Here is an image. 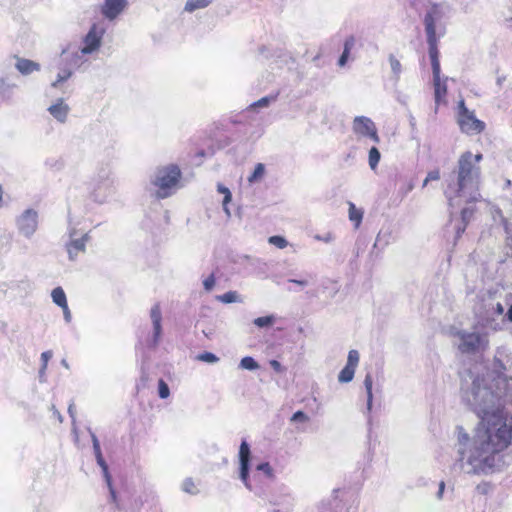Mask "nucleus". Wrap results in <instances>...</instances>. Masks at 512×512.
Masks as SVG:
<instances>
[{
	"label": "nucleus",
	"instance_id": "obj_38",
	"mask_svg": "<svg viewBox=\"0 0 512 512\" xmlns=\"http://www.w3.org/2000/svg\"><path fill=\"white\" fill-rule=\"evenodd\" d=\"M389 63H390V67H391L392 73L394 75V78L396 81H398L400 78L401 72H402V65H401L400 61L394 55L389 56Z\"/></svg>",
	"mask_w": 512,
	"mask_h": 512
},
{
	"label": "nucleus",
	"instance_id": "obj_41",
	"mask_svg": "<svg viewBox=\"0 0 512 512\" xmlns=\"http://www.w3.org/2000/svg\"><path fill=\"white\" fill-rule=\"evenodd\" d=\"M380 158H381V155H380L379 150L376 147H372L369 150V158H368L369 166L372 170L376 169V167L380 161Z\"/></svg>",
	"mask_w": 512,
	"mask_h": 512
},
{
	"label": "nucleus",
	"instance_id": "obj_30",
	"mask_svg": "<svg viewBox=\"0 0 512 512\" xmlns=\"http://www.w3.org/2000/svg\"><path fill=\"white\" fill-rule=\"evenodd\" d=\"M51 297L53 302L59 306H65L67 303V298L64 290L61 287H56L51 292Z\"/></svg>",
	"mask_w": 512,
	"mask_h": 512
},
{
	"label": "nucleus",
	"instance_id": "obj_58",
	"mask_svg": "<svg viewBox=\"0 0 512 512\" xmlns=\"http://www.w3.org/2000/svg\"><path fill=\"white\" fill-rule=\"evenodd\" d=\"M444 491H445V482L441 481L439 483L438 491L436 494L437 499L441 500L443 498Z\"/></svg>",
	"mask_w": 512,
	"mask_h": 512
},
{
	"label": "nucleus",
	"instance_id": "obj_12",
	"mask_svg": "<svg viewBox=\"0 0 512 512\" xmlns=\"http://www.w3.org/2000/svg\"><path fill=\"white\" fill-rule=\"evenodd\" d=\"M15 226L20 235L31 239L39 227V214L33 208H27L15 218Z\"/></svg>",
	"mask_w": 512,
	"mask_h": 512
},
{
	"label": "nucleus",
	"instance_id": "obj_52",
	"mask_svg": "<svg viewBox=\"0 0 512 512\" xmlns=\"http://www.w3.org/2000/svg\"><path fill=\"white\" fill-rule=\"evenodd\" d=\"M314 512H332V507L330 502H321L319 506H317Z\"/></svg>",
	"mask_w": 512,
	"mask_h": 512
},
{
	"label": "nucleus",
	"instance_id": "obj_31",
	"mask_svg": "<svg viewBox=\"0 0 512 512\" xmlns=\"http://www.w3.org/2000/svg\"><path fill=\"white\" fill-rule=\"evenodd\" d=\"M94 454H95V458H96L97 464L102 469L103 476H104V478L106 480L107 485H110V474H109V470H108V465H107V463L105 462V460H104V458L102 456L101 449L94 451Z\"/></svg>",
	"mask_w": 512,
	"mask_h": 512
},
{
	"label": "nucleus",
	"instance_id": "obj_62",
	"mask_svg": "<svg viewBox=\"0 0 512 512\" xmlns=\"http://www.w3.org/2000/svg\"><path fill=\"white\" fill-rule=\"evenodd\" d=\"M68 413H69L70 417L72 418V420L74 422L75 421V410H74V405L73 404L69 405Z\"/></svg>",
	"mask_w": 512,
	"mask_h": 512
},
{
	"label": "nucleus",
	"instance_id": "obj_5",
	"mask_svg": "<svg viewBox=\"0 0 512 512\" xmlns=\"http://www.w3.org/2000/svg\"><path fill=\"white\" fill-rule=\"evenodd\" d=\"M239 479L244 486L251 492H254L257 496L263 497V489L258 486L261 482L259 473H263L267 479L273 478V469L268 462L260 463L256 466L255 472L252 478L249 476L250 471V460L251 450L246 440H243L240 444L239 453Z\"/></svg>",
	"mask_w": 512,
	"mask_h": 512
},
{
	"label": "nucleus",
	"instance_id": "obj_28",
	"mask_svg": "<svg viewBox=\"0 0 512 512\" xmlns=\"http://www.w3.org/2000/svg\"><path fill=\"white\" fill-rule=\"evenodd\" d=\"M474 213V208L471 206L463 207L461 210V220L463 222V225L457 228V237L460 236L461 233H463L466 229V225L469 223L470 219L472 218V215Z\"/></svg>",
	"mask_w": 512,
	"mask_h": 512
},
{
	"label": "nucleus",
	"instance_id": "obj_63",
	"mask_svg": "<svg viewBox=\"0 0 512 512\" xmlns=\"http://www.w3.org/2000/svg\"><path fill=\"white\" fill-rule=\"evenodd\" d=\"M3 194H4V191H3L2 186L0 185V209L3 207Z\"/></svg>",
	"mask_w": 512,
	"mask_h": 512
},
{
	"label": "nucleus",
	"instance_id": "obj_37",
	"mask_svg": "<svg viewBox=\"0 0 512 512\" xmlns=\"http://www.w3.org/2000/svg\"><path fill=\"white\" fill-rule=\"evenodd\" d=\"M276 321L274 315H267L263 317L255 318L253 323L259 328H266L272 326Z\"/></svg>",
	"mask_w": 512,
	"mask_h": 512
},
{
	"label": "nucleus",
	"instance_id": "obj_46",
	"mask_svg": "<svg viewBox=\"0 0 512 512\" xmlns=\"http://www.w3.org/2000/svg\"><path fill=\"white\" fill-rule=\"evenodd\" d=\"M215 283H216V279H215L214 274L212 273L207 278H205L203 280V287H204L205 291H207V292L212 291L215 286Z\"/></svg>",
	"mask_w": 512,
	"mask_h": 512
},
{
	"label": "nucleus",
	"instance_id": "obj_8",
	"mask_svg": "<svg viewBox=\"0 0 512 512\" xmlns=\"http://www.w3.org/2000/svg\"><path fill=\"white\" fill-rule=\"evenodd\" d=\"M181 176V170L176 164L157 168L151 180V184L157 188L155 197L165 199L172 196L179 188Z\"/></svg>",
	"mask_w": 512,
	"mask_h": 512
},
{
	"label": "nucleus",
	"instance_id": "obj_23",
	"mask_svg": "<svg viewBox=\"0 0 512 512\" xmlns=\"http://www.w3.org/2000/svg\"><path fill=\"white\" fill-rule=\"evenodd\" d=\"M446 80H447V78H445L444 80L439 78L438 81H436V80L433 81L434 98H435V103L437 106H439L442 102L445 101V97L447 95Z\"/></svg>",
	"mask_w": 512,
	"mask_h": 512
},
{
	"label": "nucleus",
	"instance_id": "obj_29",
	"mask_svg": "<svg viewBox=\"0 0 512 512\" xmlns=\"http://www.w3.org/2000/svg\"><path fill=\"white\" fill-rule=\"evenodd\" d=\"M212 3V0H187L185 11L194 12L198 9H204Z\"/></svg>",
	"mask_w": 512,
	"mask_h": 512
},
{
	"label": "nucleus",
	"instance_id": "obj_2",
	"mask_svg": "<svg viewBox=\"0 0 512 512\" xmlns=\"http://www.w3.org/2000/svg\"><path fill=\"white\" fill-rule=\"evenodd\" d=\"M460 397L479 418L497 413L512 401V377L492 378L490 374L468 372L462 378Z\"/></svg>",
	"mask_w": 512,
	"mask_h": 512
},
{
	"label": "nucleus",
	"instance_id": "obj_42",
	"mask_svg": "<svg viewBox=\"0 0 512 512\" xmlns=\"http://www.w3.org/2000/svg\"><path fill=\"white\" fill-rule=\"evenodd\" d=\"M496 214L500 217L501 222L503 224L505 233L507 235V239L512 241V222L508 219H506L503 215L500 209L496 210Z\"/></svg>",
	"mask_w": 512,
	"mask_h": 512
},
{
	"label": "nucleus",
	"instance_id": "obj_1",
	"mask_svg": "<svg viewBox=\"0 0 512 512\" xmlns=\"http://www.w3.org/2000/svg\"><path fill=\"white\" fill-rule=\"evenodd\" d=\"M473 437L463 427L456 428L455 467L466 474L485 473L494 466V455L512 441V419L504 409L479 418Z\"/></svg>",
	"mask_w": 512,
	"mask_h": 512
},
{
	"label": "nucleus",
	"instance_id": "obj_59",
	"mask_svg": "<svg viewBox=\"0 0 512 512\" xmlns=\"http://www.w3.org/2000/svg\"><path fill=\"white\" fill-rule=\"evenodd\" d=\"M349 55H350L349 53L342 52V54H341V56H340V58L338 60V65L343 67L346 64V62H347V60L349 58Z\"/></svg>",
	"mask_w": 512,
	"mask_h": 512
},
{
	"label": "nucleus",
	"instance_id": "obj_57",
	"mask_svg": "<svg viewBox=\"0 0 512 512\" xmlns=\"http://www.w3.org/2000/svg\"><path fill=\"white\" fill-rule=\"evenodd\" d=\"M61 308L63 310V316H64L65 322L70 323L72 320V315H71V311L68 307V304H66L65 306H62Z\"/></svg>",
	"mask_w": 512,
	"mask_h": 512
},
{
	"label": "nucleus",
	"instance_id": "obj_17",
	"mask_svg": "<svg viewBox=\"0 0 512 512\" xmlns=\"http://www.w3.org/2000/svg\"><path fill=\"white\" fill-rule=\"evenodd\" d=\"M101 13L108 20L116 19L128 7V0H102Z\"/></svg>",
	"mask_w": 512,
	"mask_h": 512
},
{
	"label": "nucleus",
	"instance_id": "obj_50",
	"mask_svg": "<svg viewBox=\"0 0 512 512\" xmlns=\"http://www.w3.org/2000/svg\"><path fill=\"white\" fill-rule=\"evenodd\" d=\"M355 38L354 36H349L345 42H344V48H343V52H346V53H349L351 52V50L354 48L355 46Z\"/></svg>",
	"mask_w": 512,
	"mask_h": 512
},
{
	"label": "nucleus",
	"instance_id": "obj_56",
	"mask_svg": "<svg viewBox=\"0 0 512 512\" xmlns=\"http://www.w3.org/2000/svg\"><path fill=\"white\" fill-rule=\"evenodd\" d=\"M89 434H90V437L92 440L93 450L96 451V450L101 449L99 440H98L97 436L95 435V433L91 429H89Z\"/></svg>",
	"mask_w": 512,
	"mask_h": 512
},
{
	"label": "nucleus",
	"instance_id": "obj_55",
	"mask_svg": "<svg viewBox=\"0 0 512 512\" xmlns=\"http://www.w3.org/2000/svg\"><path fill=\"white\" fill-rule=\"evenodd\" d=\"M270 366L277 373H282L285 370L284 367L281 365V363L277 360H271Z\"/></svg>",
	"mask_w": 512,
	"mask_h": 512
},
{
	"label": "nucleus",
	"instance_id": "obj_60",
	"mask_svg": "<svg viewBox=\"0 0 512 512\" xmlns=\"http://www.w3.org/2000/svg\"><path fill=\"white\" fill-rule=\"evenodd\" d=\"M109 487V491H110V497H111V500L113 502H115L117 500V495H116V492L114 490V488L112 487V482L110 481V485H108Z\"/></svg>",
	"mask_w": 512,
	"mask_h": 512
},
{
	"label": "nucleus",
	"instance_id": "obj_43",
	"mask_svg": "<svg viewBox=\"0 0 512 512\" xmlns=\"http://www.w3.org/2000/svg\"><path fill=\"white\" fill-rule=\"evenodd\" d=\"M359 359V352L357 350L352 349L348 353L346 365L356 369L359 364Z\"/></svg>",
	"mask_w": 512,
	"mask_h": 512
},
{
	"label": "nucleus",
	"instance_id": "obj_7",
	"mask_svg": "<svg viewBox=\"0 0 512 512\" xmlns=\"http://www.w3.org/2000/svg\"><path fill=\"white\" fill-rule=\"evenodd\" d=\"M89 57L80 47L68 45L64 48L58 63V73L56 79L51 83V87L61 88L62 84L72 77L74 70L89 62Z\"/></svg>",
	"mask_w": 512,
	"mask_h": 512
},
{
	"label": "nucleus",
	"instance_id": "obj_22",
	"mask_svg": "<svg viewBox=\"0 0 512 512\" xmlns=\"http://www.w3.org/2000/svg\"><path fill=\"white\" fill-rule=\"evenodd\" d=\"M269 502L273 506L279 507V509L275 510L276 512H288L294 504V499L290 493H282L271 498Z\"/></svg>",
	"mask_w": 512,
	"mask_h": 512
},
{
	"label": "nucleus",
	"instance_id": "obj_36",
	"mask_svg": "<svg viewBox=\"0 0 512 512\" xmlns=\"http://www.w3.org/2000/svg\"><path fill=\"white\" fill-rule=\"evenodd\" d=\"M441 37H427V43H428V46H429V56H430V60H435V59H439L438 56H439V52H438V48H437V43H438V40L440 39Z\"/></svg>",
	"mask_w": 512,
	"mask_h": 512
},
{
	"label": "nucleus",
	"instance_id": "obj_19",
	"mask_svg": "<svg viewBox=\"0 0 512 512\" xmlns=\"http://www.w3.org/2000/svg\"><path fill=\"white\" fill-rule=\"evenodd\" d=\"M150 319L153 327V335L150 345L152 347H156L159 344L162 335V313L159 304L152 306L150 310Z\"/></svg>",
	"mask_w": 512,
	"mask_h": 512
},
{
	"label": "nucleus",
	"instance_id": "obj_10",
	"mask_svg": "<svg viewBox=\"0 0 512 512\" xmlns=\"http://www.w3.org/2000/svg\"><path fill=\"white\" fill-rule=\"evenodd\" d=\"M94 192L98 195L102 194L111 196L116 193V178L110 162L98 165L94 175Z\"/></svg>",
	"mask_w": 512,
	"mask_h": 512
},
{
	"label": "nucleus",
	"instance_id": "obj_34",
	"mask_svg": "<svg viewBox=\"0 0 512 512\" xmlns=\"http://www.w3.org/2000/svg\"><path fill=\"white\" fill-rule=\"evenodd\" d=\"M355 368L345 365L338 375V381L340 383H349L353 380L355 375Z\"/></svg>",
	"mask_w": 512,
	"mask_h": 512
},
{
	"label": "nucleus",
	"instance_id": "obj_32",
	"mask_svg": "<svg viewBox=\"0 0 512 512\" xmlns=\"http://www.w3.org/2000/svg\"><path fill=\"white\" fill-rule=\"evenodd\" d=\"M362 217V211L357 209L354 203L349 202V219L354 222L355 228H358L361 224Z\"/></svg>",
	"mask_w": 512,
	"mask_h": 512
},
{
	"label": "nucleus",
	"instance_id": "obj_64",
	"mask_svg": "<svg viewBox=\"0 0 512 512\" xmlns=\"http://www.w3.org/2000/svg\"><path fill=\"white\" fill-rule=\"evenodd\" d=\"M506 26L512 31V17L506 19Z\"/></svg>",
	"mask_w": 512,
	"mask_h": 512
},
{
	"label": "nucleus",
	"instance_id": "obj_25",
	"mask_svg": "<svg viewBox=\"0 0 512 512\" xmlns=\"http://www.w3.org/2000/svg\"><path fill=\"white\" fill-rule=\"evenodd\" d=\"M216 300L224 304L243 302L242 296L237 291H228L222 295H217Z\"/></svg>",
	"mask_w": 512,
	"mask_h": 512
},
{
	"label": "nucleus",
	"instance_id": "obj_45",
	"mask_svg": "<svg viewBox=\"0 0 512 512\" xmlns=\"http://www.w3.org/2000/svg\"><path fill=\"white\" fill-rule=\"evenodd\" d=\"M158 394L161 399H166L170 395L169 386L163 379H160L158 382Z\"/></svg>",
	"mask_w": 512,
	"mask_h": 512
},
{
	"label": "nucleus",
	"instance_id": "obj_53",
	"mask_svg": "<svg viewBox=\"0 0 512 512\" xmlns=\"http://www.w3.org/2000/svg\"><path fill=\"white\" fill-rule=\"evenodd\" d=\"M315 239L325 243H330L334 240V236L332 233H326L324 235H316Z\"/></svg>",
	"mask_w": 512,
	"mask_h": 512
},
{
	"label": "nucleus",
	"instance_id": "obj_9",
	"mask_svg": "<svg viewBox=\"0 0 512 512\" xmlns=\"http://www.w3.org/2000/svg\"><path fill=\"white\" fill-rule=\"evenodd\" d=\"M451 7L446 3H435L427 8L424 26L427 37H443L450 17Z\"/></svg>",
	"mask_w": 512,
	"mask_h": 512
},
{
	"label": "nucleus",
	"instance_id": "obj_26",
	"mask_svg": "<svg viewBox=\"0 0 512 512\" xmlns=\"http://www.w3.org/2000/svg\"><path fill=\"white\" fill-rule=\"evenodd\" d=\"M217 191L224 195V198H223V201H222L223 211L225 212L227 217H230L231 216V212H230V210L228 208V204L232 200V194H231L230 190L227 187H225L224 185H222L220 183L217 185Z\"/></svg>",
	"mask_w": 512,
	"mask_h": 512
},
{
	"label": "nucleus",
	"instance_id": "obj_11",
	"mask_svg": "<svg viewBox=\"0 0 512 512\" xmlns=\"http://www.w3.org/2000/svg\"><path fill=\"white\" fill-rule=\"evenodd\" d=\"M458 124L467 135H477L485 129V123L476 118L475 112L466 107L464 100L458 103Z\"/></svg>",
	"mask_w": 512,
	"mask_h": 512
},
{
	"label": "nucleus",
	"instance_id": "obj_21",
	"mask_svg": "<svg viewBox=\"0 0 512 512\" xmlns=\"http://www.w3.org/2000/svg\"><path fill=\"white\" fill-rule=\"evenodd\" d=\"M48 111L51 116L58 122L65 123L70 111V107L64 102L62 98H60L48 108Z\"/></svg>",
	"mask_w": 512,
	"mask_h": 512
},
{
	"label": "nucleus",
	"instance_id": "obj_39",
	"mask_svg": "<svg viewBox=\"0 0 512 512\" xmlns=\"http://www.w3.org/2000/svg\"><path fill=\"white\" fill-rule=\"evenodd\" d=\"M239 367L241 369L254 371L259 368V365L254 358H252L250 356H246L241 359Z\"/></svg>",
	"mask_w": 512,
	"mask_h": 512
},
{
	"label": "nucleus",
	"instance_id": "obj_51",
	"mask_svg": "<svg viewBox=\"0 0 512 512\" xmlns=\"http://www.w3.org/2000/svg\"><path fill=\"white\" fill-rule=\"evenodd\" d=\"M52 351H45L41 354L42 370H46L48 361L52 358Z\"/></svg>",
	"mask_w": 512,
	"mask_h": 512
},
{
	"label": "nucleus",
	"instance_id": "obj_24",
	"mask_svg": "<svg viewBox=\"0 0 512 512\" xmlns=\"http://www.w3.org/2000/svg\"><path fill=\"white\" fill-rule=\"evenodd\" d=\"M364 387H365L366 394H367L366 411L368 414H370V412L372 411V406H373V392H372L373 379H372V375L370 373H368L365 376Z\"/></svg>",
	"mask_w": 512,
	"mask_h": 512
},
{
	"label": "nucleus",
	"instance_id": "obj_54",
	"mask_svg": "<svg viewBox=\"0 0 512 512\" xmlns=\"http://www.w3.org/2000/svg\"><path fill=\"white\" fill-rule=\"evenodd\" d=\"M439 179H440V172H439V170H432L426 176V182L437 181Z\"/></svg>",
	"mask_w": 512,
	"mask_h": 512
},
{
	"label": "nucleus",
	"instance_id": "obj_40",
	"mask_svg": "<svg viewBox=\"0 0 512 512\" xmlns=\"http://www.w3.org/2000/svg\"><path fill=\"white\" fill-rule=\"evenodd\" d=\"M268 243L271 245H274L275 247H277L279 249H285L289 245V242L287 241V239L280 235L270 236L268 238Z\"/></svg>",
	"mask_w": 512,
	"mask_h": 512
},
{
	"label": "nucleus",
	"instance_id": "obj_13",
	"mask_svg": "<svg viewBox=\"0 0 512 512\" xmlns=\"http://www.w3.org/2000/svg\"><path fill=\"white\" fill-rule=\"evenodd\" d=\"M11 62H2L0 64V98L3 101H9L13 96V90L18 86L15 82L16 75L12 71Z\"/></svg>",
	"mask_w": 512,
	"mask_h": 512
},
{
	"label": "nucleus",
	"instance_id": "obj_35",
	"mask_svg": "<svg viewBox=\"0 0 512 512\" xmlns=\"http://www.w3.org/2000/svg\"><path fill=\"white\" fill-rule=\"evenodd\" d=\"M264 174H265V165L262 163H258L255 166L254 171L248 177V182L250 184L259 182L264 177Z\"/></svg>",
	"mask_w": 512,
	"mask_h": 512
},
{
	"label": "nucleus",
	"instance_id": "obj_16",
	"mask_svg": "<svg viewBox=\"0 0 512 512\" xmlns=\"http://www.w3.org/2000/svg\"><path fill=\"white\" fill-rule=\"evenodd\" d=\"M492 370L497 376L495 378L505 376V372L512 368V353L506 347H498L495 351Z\"/></svg>",
	"mask_w": 512,
	"mask_h": 512
},
{
	"label": "nucleus",
	"instance_id": "obj_47",
	"mask_svg": "<svg viewBox=\"0 0 512 512\" xmlns=\"http://www.w3.org/2000/svg\"><path fill=\"white\" fill-rule=\"evenodd\" d=\"M291 422H308L309 417L301 410L296 411L290 418Z\"/></svg>",
	"mask_w": 512,
	"mask_h": 512
},
{
	"label": "nucleus",
	"instance_id": "obj_20",
	"mask_svg": "<svg viewBox=\"0 0 512 512\" xmlns=\"http://www.w3.org/2000/svg\"><path fill=\"white\" fill-rule=\"evenodd\" d=\"M75 231L70 232V241L66 244L69 259L74 261L80 252L85 251L89 235L86 233L81 238H75Z\"/></svg>",
	"mask_w": 512,
	"mask_h": 512
},
{
	"label": "nucleus",
	"instance_id": "obj_14",
	"mask_svg": "<svg viewBox=\"0 0 512 512\" xmlns=\"http://www.w3.org/2000/svg\"><path fill=\"white\" fill-rule=\"evenodd\" d=\"M105 28L94 23L83 36L80 48L89 56L97 53L102 45Z\"/></svg>",
	"mask_w": 512,
	"mask_h": 512
},
{
	"label": "nucleus",
	"instance_id": "obj_18",
	"mask_svg": "<svg viewBox=\"0 0 512 512\" xmlns=\"http://www.w3.org/2000/svg\"><path fill=\"white\" fill-rule=\"evenodd\" d=\"M4 62H11L18 72L24 76L30 75L33 72H38L41 69L39 63L16 55L9 57Z\"/></svg>",
	"mask_w": 512,
	"mask_h": 512
},
{
	"label": "nucleus",
	"instance_id": "obj_6",
	"mask_svg": "<svg viewBox=\"0 0 512 512\" xmlns=\"http://www.w3.org/2000/svg\"><path fill=\"white\" fill-rule=\"evenodd\" d=\"M477 318V324L469 329L458 330L455 333L456 345L458 350L465 355H481L489 348V335L484 330H489L482 326Z\"/></svg>",
	"mask_w": 512,
	"mask_h": 512
},
{
	"label": "nucleus",
	"instance_id": "obj_27",
	"mask_svg": "<svg viewBox=\"0 0 512 512\" xmlns=\"http://www.w3.org/2000/svg\"><path fill=\"white\" fill-rule=\"evenodd\" d=\"M277 97H278V93L274 94V95H268V96L262 97L261 99L253 102L248 107V109L256 110V109H260V108H267L270 106V104H272L273 102H275L277 100Z\"/></svg>",
	"mask_w": 512,
	"mask_h": 512
},
{
	"label": "nucleus",
	"instance_id": "obj_61",
	"mask_svg": "<svg viewBox=\"0 0 512 512\" xmlns=\"http://www.w3.org/2000/svg\"><path fill=\"white\" fill-rule=\"evenodd\" d=\"M51 410H52V412H53V415H54L55 417H57V419L59 420V422H62V421H63L62 415H61V414H60V412L55 408V406H54V405H52Z\"/></svg>",
	"mask_w": 512,
	"mask_h": 512
},
{
	"label": "nucleus",
	"instance_id": "obj_15",
	"mask_svg": "<svg viewBox=\"0 0 512 512\" xmlns=\"http://www.w3.org/2000/svg\"><path fill=\"white\" fill-rule=\"evenodd\" d=\"M352 130L358 137L369 138L374 143L380 142L376 125L369 117L356 116L352 123Z\"/></svg>",
	"mask_w": 512,
	"mask_h": 512
},
{
	"label": "nucleus",
	"instance_id": "obj_4",
	"mask_svg": "<svg viewBox=\"0 0 512 512\" xmlns=\"http://www.w3.org/2000/svg\"><path fill=\"white\" fill-rule=\"evenodd\" d=\"M475 315L490 331L503 330L507 321L512 322V294L502 286L487 289L479 296Z\"/></svg>",
	"mask_w": 512,
	"mask_h": 512
},
{
	"label": "nucleus",
	"instance_id": "obj_49",
	"mask_svg": "<svg viewBox=\"0 0 512 512\" xmlns=\"http://www.w3.org/2000/svg\"><path fill=\"white\" fill-rule=\"evenodd\" d=\"M313 276L311 274L308 275V278H303V279H294V278H291L288 280L289 283H293V284H297L301 287H306L310 284V279H312Z\"/></svg>",
	"mask_w": 512,
	"mask_h": 512
},
{
	"label": "nucleus",
	"instance_id": "obj_48",
	"mask_svg": "<svg viewBox=\"0 0 512 512\" xmlns=\"http://www.w3.org/2000/svg\"><path fill=\"white\" fill-rule=\"evenodd\" d=\"M431 66H432V73H433V81L434 80L438 81L439 78H441V76H440L441 69H440L439 59L432 60Z\"/></svg>",
	"mask_w": 512,
	"mask_h": 512
},
{
	"label": "nucleus",
	"instance_id": "obj_44",
	"mask_svg": "<svg viewBox=\"0 0 512 512\" xmlns=\"http://www.w3.org/2000/svg\"><path fill=\"white\" fill-rule=\"evenodd\" d=\"M196 359L199 361H202V362L210 363V364H214L219 361V358L214 353H211V352L201 353V354L197 355Z\"/></svg>",
	"mask_w": 512,
	"mask_h": 512
},
{
	"label": "nucleus",
	"instance_id": "obj_33",
	"mask_svg": "<svg viewBox=\"0 0 512 512\" xmlns=\"http://www.w3.org/2000/svg\"><path fill=\"white\" fill-rule=\"evenodd\" d=\"M181 490L190 495H197L199 493V489L197 488L196 483L190 477L185 478L181 483Z\"/></svg>",
	"mask_w": 512,
	"mask_h": 512
},
{
	"label": "nucleus",
	"instance_id": "obj_3",
	"mask_svg": "<svg viewBox=\"0 0 512 512\" xmlns=\"http://www.w3.org/2000/svg\"><path fill=\"white\" fill-rule=\"evenodd\" d=\"M482 159L483 155L481 153L474 155L470 151L464 152L459 157L457 170L446 179L444 190L450 208L458 209L464 204L475 203L481 199V168L479 163Z\"/></svg>",
	"mask_w": 512,
	"mask_h": 512
}]
</instances>
